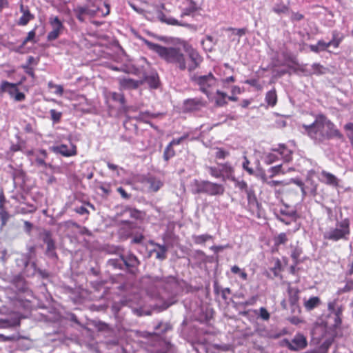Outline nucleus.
<instances>
[{
    "label": "nucleus",
    "instance_id": "774afa93",
    "mask_svg": "<svg viewBox=\"0 0 353 353\" xmlns=\"http://www.w3.org/2000/svg\"><path fill=\"white\" fill-rule=\"evenodd\" d=\"M75 211L80 214H84L88 212L87 209L84 206H80L79 208H77Z\"/></svg>",
    "mask_w": 353,
    "mask_h": 353
},
{
    "label": "nucleus",
    "instance_id": "0e129e2a",
    "mask_svg": "<svg viewBox=\"0 0 353 353\" xmlns=\"http://www.w3.org/2000/svg\"><path fill=\"white\" fill-rule=\"evenodd\" d=\"M148 115V112H141L137 117H136V119L138 120L145 121Z\"/></svg>",
    "mask_w": 353,
    "mask_h": 353
},
{
    "label": "nucleus",
    "instance_id": "aec40b11",
    "mask_svg": "<svg viewBox=\"0 0 353 353\" xmlns=\"http://www.w3.org/2000/svg\"><path fill=\"white\" fill-rule=\"evenodd\" d=\"M0 88L2 92H8L11 97H14V94L18 90L17 84L10 83L7 81H3L1 82Z\"/></svg>",
    "mask_w": 353,
    "mask_h": 353
},
{
    "label": "nucleus",
    "instance_id": "6e6d98bb",
    "mask_svg": "<svg viewBox=\"0 0 353 353\" xmlns=\"http://www.w3.org/2000/svg\"><path fill=\"white\" fill-rule=\"evenodd\" d=\"M319 47L321 51L325 50L330 46H332L330 42H325L323 41H318Z\"/></svg>",
    "mask_w": 353,
    "mask_h": 353
},
{
    "label": "nucleus",
    "instance_id": "f257e3e1",
    "mask_svg": "<svg viewBox=\"0 0 353 353\" xmlns=\"http://www.w3.org/2000/svg\"><path fill=\"white\" fill-rule=\"evenodd\" d=\"M329 314L326 322L316 323L312 332V338L318 343L322 342L319 353H326L334 339L339 336L342 323L343 307L336 299L327 303Z\"/></svg>",
    "mask_w": 353,
    "mask_h": 353
},
{
    "label": "nucleus",
    "instance_id": "69168bd1",
    "mask_svg": "<svg viewBox=\"0 0 353 353\" xmlns=\"http://www.w3.org/2000/svg\"><path fill=\"white\" fill-rule=\"evenodd\" d=\"M55 89H56V90H55L54 93H55L56 94H58V95H59V96H61V95L63 94V86H62V85H57L55 86Z\"/></svg>",
    "mask_w": 353,
    "mask_h": 353
},
{
    "label": "nucleus",
    "instance_id": "58836bf2",
    "mask_svg": "<svg viewBox=\"0 0 353 353\" xmlns=\"http://www.w3.org/2000/svg\"><path fill=\"white\" fill-rule=\"evenodd\" d=\"M245 83L254 87L257 90H262L263 88L256 79H247L245 81Z\"/></svg>",
    "mask_w": 353,
    "mask_h": 353
},
{
    "label": "nucleus",
    "instance_id": "ddd939ff",
    "mask_svg": "<svg viewBox=\"0 0 353 353\" xmlns=\"http://www.w3.org/2000/svg\"><path fill=\"white\" fill-rule=\"evenodd\" d=\"M119 85L123 89H136L142 83L141 81L134 80L130 78H120L119 79Z\"/></svg>",
    "mask_w": 353,
    "mask_h": 353
},
{
    "label": "nucleus",
    "instance_id": "f3484780",
    "mask_svg": "<svg viewBox=\"0 0 353 353\" xmlns=\"http://www.w3.org/2000/svg\"><path fill=\"white\" fill-rule=\"evenodd\" d=\"M263 161L267 165L272 164L280 159L277 149H272L271 152H265L262 157Z\"/></svg>",
    "mask_w": 353,
    "mask_h": 353
},
{
    "label": "nucleus",
    "instance_id": "3c124183",
    "mask_svg": "<svg viewBox=\"0 0 353 353\" xmlns=\"http://www.w3.org/2000/svg\"><path fill=\"white\" fill-rule=\"evenodd\" d=\"M235 185L236 188H238L239 189H240L241 190L245 191L248 189V184L244 181H236Z\"/></svg>",
    "mask_w": 353,
    "mask_h": 353
},
{
    "label": "nucleus",
    "instance_id": "72a5a7b5",
    "mask_svg": "<svg viewBox=\"0 0 353 353\" xmlns=\"http://www.w3.org/2000/svg\"><path fill=\"white\" fill-rule=\"evenodd\" d=\"M45 243L47 245V252L50 255H54V243L50 236H46L45 239Z\"/></svg>",
    "mask_w": 353,
    "mask_h": 353
},
{
    "label": "nucleus",
    "instance_id": "603ef678",
    "mask_svg": "<svg viewBox=\"0 0 353 353\" xmlns=\"http://www.w3.org/2000/svg\"><path fill=\"white\" fill-rule=\"evenodd\" d=\"M273 10L276 13L281 14L285 12L288 10V8L284 5L276 6L274 7Z\"/></svg>",
    "mask_w": 353,
    "mask_h": 353
},
{
    "label": "nucleus",
    "instance_id": "c756f323",
    "mask_svg": "<svg viewBox=\"0 0 353 353\" xmlns=\"http://www.w3.org/2000/svg\"><path fill=\"white\" fill-rule=\"evenodd\" d=\"M125 265L127 267H135L138 265L139 261L137 257L134 255L130 254L126 258L123 259Z\"/></svg>",
    "mask_w": 353,
    "mask_h": 353
},
{
    "label": "nucleus",
    "instance_id": "9b49d317",
    "mask_svg": "<svg viewBox=\"0 0 353 353\" xmlns=\"http://www.w3.org/2000/svg\"><path fill=\"white\" fill-rule=\"evenodd\" d=\"M50 150L54 153L61 154L64 157H71L77 154L76 147L72 144L70 146L65 144L52 146Z\"/></svg>",
    "mask_w": 353,
    "mask_h": 353
},
{
    "label": "nucleus",
    "instance_id": "2f4dec72",
    "mask_svg": "<svg viewBox=\"0 0 353 353\" xmlns=\"http://www.w3.org/2000/svg\"><path fill=\"white\" fill-rule=\"evenodd\" d=\"M250 161L248 160L246 156H243L242 167L244 170H245L249 174L254 175V170L252 168L250 167Z\"/></svg>",
    "mask_w": 353,
    "mask_h": 353
},
{
    "label": "nucleus",
    "instance_id": "f8f14e48",
    "mask_svg": "<svg viewBox=\"0 0 353 353\" xmlns=\"http://www.w3.org/2000/svg\"><path fill=\"white\" fill-rule=\"evenodd\" d=\"M190 61L188 63L187 68L189 71H193L195 70L202 61V59L197 51L191 50L188 53Z\"/></svg>",
    "mask_w": 353,
    "mask_h": 353
},
{
    "label": "nucleus",
    "instance_id": "de8ad7c7",
    "mask_svg": "<svg viewBox=\"0 0 353 353\" xmlns=\"http://www.w3.org/2000/svg\"><path fill=\"white\" fill-rule=\"evenodd\" d=\"M259 316L265 321H268L270 319V313L265 307H261L259 310Z\"/></svg>",
    "mask_w": 353,
    "mask_h": 353
},
{
    "label": "nucleus",
    "instance_id": "8fccbe9b",
    "mask_svg": "<svg viewBox=\"0 0 353 353\" xmlns=\"http://www.w3.org/2000/svg\"><path fill=\"white\" fill-rule=\"evenodd\" d=\"M229 155V153L221 148H218L216 152V157L218 159H225Z\"/></svg>",
    "mask_w": 353,
    "mask_h": 353
},
{
    "label": "nucleus",
    "instance_id": "4be33fe9",
    "mask_svg": "<svg viewBox=\"0 0 353 353\" xmlns=\"http://www.w3.org/2000/svg\"><path fill=\"white\" fill-rule=\"evenodd\" d=\"M280 159L285 162H289L292 160V151L284 145H279L276 148Z\"/></svg>",
    "mask_w": 353,
    "mask_h": 353
},
{
    "label": "nucleus",
    "instance_id": "c85d7f7f",
    "mask_svg": "<svg viewBox=\"0 0 353 353\" xmlns=\"http://www.w3.org/2000/svg\"><path fill=\"white\" fill-rule=\"evenodd\" d=\"M201 104V101L196 99H188L185 103L186 109L190 110L197 108Z\"/></svg>",
    "mask_w": 353,
    "mask_h": 353
},
{
    "label": "nucleus",
    "instance_id": "13d9d810",
    "mask_svg": "<svg viewBox=\"0 0 353 353\" xmlns=\"http://www.w3.org/2000/svg\"><path fill=\"white\" fill-rule=\"evenodd\" d=\"M15 101H22L25 99V94L22 92H19L17 90L16 93L14 94V97H12Z\"/></svg>",
    "mask_w": 353,
    "mask_h": 353
},
{
    "label": "nucleus",
    "instance_id": "5fc2aeb1",
    "mask_svg": "<svg viewBox=\"0 0 353 353\" xmlns=\"http://www.w3.org/2000/svg\"><path fill=\"white\" fill-rule=\"evenodd\" d=\"M34 37H35L34 30L30 31L28 32L26 38L23 41V45H26L28 41L33 40Z\"/></svg>",
    "mask_w": 353,
    "mask_h": 353
},
{
    "label": "nucleus",
    "instance_id": "6ab92c4d",
    "mask_svg": "<svg viewBox=\"0 0 353 353\" xmlns=\"http://www.w3.org/2000/svg\"><path fill=\"white\" fill-rule=\"evenodd\" d=\"M293 170L294 169L292 168H289L288 170H285L283 168V165L281 164H280V165H278L276 166H272V167L270 168L268 170V172L270 173L269 178L272 179V178H273L276 176L280 175V174L283 175V174H286L287 172H289Z\"/></svg>",
    "mask_w": 353,
    "mask_h": 353
},
{
    "label": "nucleus",
    "instance_id": "ea45409f",
    "mask_svg": "<svg viewBox=\"0 0 353 353\" xmlns=\"http://www.w3.org/2000/svg\"><path fill=\"white\" fill-rule=\"evenodd\" d=\"M301 253H302V250L300 248H299V247L293 248L292 252H291V257L293 259V260L294 261L296 264L297 263V261H298L299 258Z\"/></svg>",
    "mask_w": 353,
    "mask_h": 353
},
{
    "label": "nucleus",
    "instance_id": "f03ea898",
    "mask_svg": "<svg viewBox=\"0 0 353 353\" xmlns=\"http://www.w3.org/2000/svg\"><path fill=\"white\" fill-rule=\"evenodd\" d=\"M300 129L303 134L307 135L316 143H323L333 138L343 137L336 125L323 114L316 115L312 123L302 124Z\"/></svg>",
    "mask_w": 353,
    "mask_h": 353
},
{
    "label": "nucleus",
    "instance_id": "2eb2a0df",
    "mask_svg": "<svg viewBox=\"0 0 353 353\" xmlns=\"http://www.w3.org/2000/svg\"><path fill=\"white\" fill-rule=\"evenodd\" d=\"M148 189L152 192L158 191L163 185V182L155 177L149 176L144 181Z\"/></svg>",
    "mask_w": 353,
    "mask_h": 353
},
{
    "label": "nucleus",
    "instance_id": "7ed1b4c3",
    "mask_svg": "<svg viewBox=\"0 0 353 353\" xmlns=\"http://www.w3.org/2000/svg\"><path fill=\"white\" fill-rule=\"evenodd\" d=\"M146 43L150 50L157 52L165 61L176 64L181 70L186 69L185 59L180 48H166L149 41Z\"/></svg>",
    "mask_w": 353,
    "mask_h": 353
},
{
    "label": "nucleus",
    "instance_id": "39448f33",
    "mask_svg": "<svg viewBox=\"0 0 353 353\" xmlns=\"http://www.w3.org/2000/svg\"><path fill=\"white\" fill-rule=\"evenodd\" d=\"M350 234V222L345 219L336 223L335 228H330L323 234L325 239L337 241L340 239H347Z\"/></svg>",
    "mask_w": 353,
    "mask_h": 353
},
{
    "label": "nucleus",
    "instance_id": "680f3d73",
    "mask_svg": "<svg viewBox=\"0 0 353 353\" xmlns=\"http://www.w3.org/2000/svg\"><path fill=\"white\" fill-rule=\"evenodd\" d=\"M257 176L261 180V181L263 183L268 185V182H269L270 179L265 173L261 172V174H258Z\"/></svg>",
    "mask_w": 353,
    "mask_h": 353
},
{
    "label": "nucleus",
    "instance_id": "a19ab883",
    "mask_svg": "<svg viewBox=\"0 0 353 353\" xmlns=\"http://www.w3.org/2000/svg\"><path fill=\"white\" fill-rule=\"evenodd\" d=\"M174 155V151L172 149V146L170 145H168L166 148L165 149L163 157L165 161L169 160L170 158H172Z\"/></svg>",
    "mask_w": 353,
    "mask_h": 353
},
{
    "label": "nucleus",
    "instance_id": "a878e982",
    "mask_svg": "<svg viewBox=\"0 0 353 353\" xmlns=\"http://www.w3.org/2000/svg\"><path fill=\"white\" fill-rule=\"evenodd\" d=\"M265 100L268 105H270L271 107H274L277 102V95L276 93V90L273 89L272 90L268 91L265 94Z\"/></svg>",
    "mask_w": 353,
    "mask_h": 353
},
{
    "label": "nucleus",
    "instance_id": "79ce46f5",
    "mask_svg": "<svg viewBox=\"0 0 353 353\" xmlns=\"http://www.w3.org/2000/svg\"><path fill=\"white\" fill-rule=\"evenodd\" d=\"M51 119L53 121L54 123H58L59 122L62 113L61 112H57V110L52 109L50 110Z\"/></svg>",
    "mask_w": 353,
    "mask_h": 353
},
{
    "label": "nucleus",
    "instance_id": "412c9836",
    "mask_svg": "<svg viewBox=\"0 0 353 353\" xmlns=\"http://www.w3.org/2000/svg\"><path fill=\"white\" fill-rule=\"evenodd\" d=\"M20 10L22 12V16L20 17L19 24L26 26L30 20L34 18V16L30 12L28 8H25L23 5H21Z\"/></svg>",
    "mask_w": 353,
    "mask_h": 353
},
{
    "label": "nucleus",
    "instance_id": "7c9ffc66",
    "mask_svg": "<svg viewBox=\"0 0 353 353\" xmlns=\"http://www.w3.org/2000/svg\"><path fill=\"white\" fill-rule=\"evenodd\" d=\"M342 40L343 37L339 36V33L337 31H333L332 39L330 41L332 46L334 48H338Z\"/></svg>",
    "mask_w": 353,
    "mask_h": 353
},
{
    "label": "nucleus",
    "instance_id": "423d86ee",
    "mask_svg": "<svg viewBox=\"0 0 353 353\" xmlns=\"http://www.w3.org/2000/svg\"><path fill=\"white\" fill-rule=\"evenodd\" d=\"M74 11L75 12H79L90 17L95 15L105 17L110 13V7L108 3H104L103 8H100L98 3L93 1H89V4L88 6L77 7Z\"/></svg>",
    "mask_w": 353,
    "mask_h": 353
},
{
    "label": "nucleus",
    "instance_id": "37998d69",
    "mask_svg": "<svg viewBox=\"0 0 353 353\" xmlns=\"http://www.w3.org/2000/svg\"><path fill=\"white\" fill-rule=\"evenodd\" d=\"M110 94L114 101H119L121 104L124 103L125 98L122 94L117 93V92H111Z\"/></svg>",
    "mask_w": 353,
    "mask_h": 353
},
{
    "label": "nucleus",
    "instance_id": "bb28decb",
    "mask_svg": "<svg viewBox=\"0 0 353 353\" xmlns=\"http://www.w3.org/2000/svg\"><path fill=\"white\" fill-rule=\"evenodd\" d=\"M312 70L308 72L309 74L321 75L325 74L327 69L319 63H313L311 65Z\"/></svg>",
    "mask_w": 353,
    "mask_h": 353
},
{
    "label": "nucleus",
    "instance_id": "0eeeda50",
    "mask_svg": "<svg viewBox=\"0 0 353 353\" xmlns=\"http://www.w3.org/2000/svg\"><path fill=\"white\" fill-rule=\"evenodd\" d=\"M225 188L223 185L212 183L208 181H203L198 183L196 192L206 193L211 196L221 195Z\"/></svg>",
    "mask_w": 353,
    "mask_h": 353
},
{
    "label": "nucleus",
    "instance_id": "a18cd8bd",
    "mask_svg": "<svg viewBox=\"0 0 353 353\" xmlns=\"http://www.w3.org/2000/svg\"><path fill=\"white\" fill-rule=\"evenodd\" d=\"M10 218L8 212L6 210L0 211V219L1 221V226L6 225L7 221Z\"/></svg>",
    "mask_w": 353,
    "mask_h": 353
},
{
    "label": "nucleus",
    "instance_id": "09e8293b",
    "mask_svg": "<svg viewBox=\"0 0 353 353\" xmlns=\"http://www.w3.org/2000/svg\"><path fill=\"white\" fill-rule=\"evenodd\" d=\"M288 241V238L285 233L279 234L276 238V244H283Z\"/></svg>",
    "mask_w": 353,
    "mask_h": 353
},
{
    "label": "nucleus",
    "instance_id": "f704fd0d",
    "mask_svg": "<svg viewBox=\"0 0 353 353\" xmlns=\"http://www.w3.org/2000/svg\"><path fill=\"white\" fill-rule=\"evenodd\" d=\"M208 172L214 178H222L221 170L220 168L208 167Z\"/></svg>",
    "mask_w": 353,
    "mask_h": 353
},
{
    "label": "nucleus",
    "instance_id": "dca6fc26",
    "mask_svg": "<svg viewBox=\"0 0 353 353\" xmlns=\"http://www.w3.org/2000/svg\"><path fill=\"white\" fill-rule=\"evenodd\" d=\"M321 181L334 187H336L339 185V180L336 176L324 170L321 173Z\"/></svg>",
    "mask_w": 353,
    "mask_h": 353
},
{
    "label": "nucleus",
    "instance_id": "4d7b16f0",
    "mask_svg": "<svg viewBox=\"0 0 353 353\" xmlns=\"http://www.w3.org/2000/svg\"><path fill=\"white\" fill-rule=\"evenodd\" d=\"M351 288H352V285L350 283H346L345 285L343 288H339L337 291V294L339 295L343 294V293H345V292H347L349 291H350L351 290Z\"/></svg>",
    "mask_w": 353,
    "mask_h": 353
},
{
    "label": "nucleus",
    "instance_id": "e433bc0d",
    "mask_svg": "<svg viewBox=\"0 0 353 353\" xmlns=\"http://www.w3.org/2000/svg\"><path fill=\"white\" fill-rule=\"evenodd\" d=\"M196 8L195 3L193 1H190V6L188 8H184L183 12H181V17L191 14L196 10Z\"/></svg>",
    "mask_w": 353,
    "mask_h": 353
},
{
    "label": "nucleus",
    "instance_id": "5701e85b",
    "mask_svg": "<svg viewBox=\"0 0 353 353\" xmlns=\"http://www.w3.org/2000/svg\"><path fill=\"white\" fill-rule=\"evenodd\" d=\"M321 303V299L318 296H312L305 300L303 305L307 311H311L320 305Z\"/></svg>",
    "mask_w": 353,
    "mask_h": 353
},
{
    "label": "nucleus",
    "instance_id": "864d4df0",
    "mask_svg": "<svg viewBox=\"0 0 353 353\" xmlns=\"http://www.w3.org/2000/svg\"><path fill=\"white\" fill-rule=\"evenodd\" d=\"M148 82L152 88H156L158 86V79L156 76L152 75L148 79Z\"/></svg>",
    "mask_w": 353,
    "mask_h": 353
},
{
    "label": "nucleus",
    "instance_id": "49530a36",
    "mask_svg": "<svg viewBox=\"0 0 353 353\" xmlns=\"http://www.w3.org/2000/svg\"><path fill=\"white\" fill-rule=\"evenodd\" d=\"M167 24L172 25V26H186V23H182L179 22L176 19L172 17H169L167 19Z\"/></svg>",
    "mask_w": 353,
    "mask_h": 353
},
{
    "label": "nucleus",
    "instance_id": "052dcab7",
    "mask_svg": "<svg viewBox=\"0 0 353 353\" xmlns=\"http://www.w3.org/2000/svg\"><path fill=\"white\" fill-rule=\"evenodd\" d=\"M245 192L247 194L248 200L250 203L252 202V201L255 200V196H254V192L252 190L248 189Z\"/></svg>",
    "mask_w": 353,
    "mask_h": 353
},
{
    "label": "nucleus",
    "instance_id": "b1692460",
    "mask_svg": "<svg viewBox=\"0 0 353 353\" xmlns=\"http://www.w3.org/2000/svg\"><path fill=\"white\" fill-rule=\"evenodd\" d=\"M156 248L152 250V252L156 254V258L159 260H163L166 258L168 248L166 246L160 244H154Z\"/></svg>",
    "mask_w": 353,
    "mask_h": 353
},
{
    "label": "nucleus",
    "instance_id": "393cba45",
    "mask_svg": "<svg viewBox=\"0 0 353 353\" xmlns=\"http://www.w3.org/2000/svg\"><path fill=\"white\" fill-rule=\"evenodd\" d=\"M228 95L225 92L220 90H216V96L212 97V100L214 99L215 104L218 106H223L227 104L226 98Z\"/></svg>",
    "mask_w": 353,
    "mask_h": 353
},
{
    "label": "nucleus",
    "instance_id": "9d476101",
    "mask_svg": "<svg viewBox=\"0 0 353 353\" xmlns=\"http://www.w3.org/2000/svg\"><path fill=\"white\" fill-rule=\"evenodd\" d=\"M154 284L157 288H161L165 290L169 291L176 285V281L173 276H168L167 278L156 277L154 280Z\"/></svg>",
    "mask_w": 353,
    "mask_h": 353
},
{
    "label": "nucleus",
    "instance_id": "4468645a",
    "mask_svg": "<svg viewBox=\"0 0 353 353\" xmlns=\"http://www.w3.org/2000/svg\"><path fill=\"white\" fill-rule=\"evenodd\" d=\"M290 183H293L296 185H297L299 187H300L303 196H305L308 193L315 195L316 192V184H312V187L310 189H307V187H305L303 184V183L297 179H291Z\"/></svg>",
    "mask_w": 353,
    "mask_h": 353
},
{
    "label": "nucleus",
    "instance_id": "473e14b6",
    "mask_svg": "<svg viewBox=\"0 0 353 353\" xmlns=\"http://www.w3.org/2000/svg\"><path fill=\"white\" fill-rule=\"evenodd\" d=\"M212 237L211 235L209 234H201V235H196L193 236L194 242L196 244H202L204 243L205 241L211 239Z\"/></svg>",
    "mask_w": 353,
    "mask_h": 353
},
{
    "label": "nucleus",
    "instance_id": "338daca9",
    "mask_svg": "<svg viewBox=\"0 0 353 353\" xmlns=\"http://www.w3.org/2000/svg\"><path fill=\"white\" fill-rule=\"evenodd\" d=\"M117 191L120 193V194L121 195V196L124 199H128L129 198V195L127 194V192L125 191V190L121 188V187H119L117 188Z\"/></svg>",
    "mask_w": 353,
    "mask_h": 353
},
{
    "label": "nucleus",
    "instance_id": "1a4fd4ad",
    "mask_svg": "<svg viewBox=\"0 0 353 353\" xmlns=\"http://www.w3.org/2000/svg\"><path fill=\"white\" fill-rule=\"evenodd\" d=\"M307 345L306 338L302 334H296L291 341H287V347L293 351L304 349Z\"/></svg>",
    "mask_w": 353,
    "mask_h": 353
},
{
    "label": "nucleus",
    "instance_id": "cd10ccee",
    "mask_svg": "<svg viewBox=\"0 0 353 353\" xmlns=\"http://www.w3.org/2000/svg\"><path fill=\"white\" fill-rule=\"evenodd\" d=\"M299 290L297 288H288L289 300L291 304H296L299 300Z\"/></svg>",
    "mask_w": 353,
    "mask_h": 353
},
{
    "label": "nucleus",
    "instance_id": "20e7f679",
    "mask_svg": "<svg viewBox=\"0 0 353 353\" xmlns=\"http://www.w3.org/2000/svg\"><path fill=\"white\" fill-rule=\"evenodd\" d=\"M192 81L209 99H212V91L216 84V79L211 72L205 75L194 74L192 77Z\"/></svg>",
    "mask_w": 353,
    "mask_h": 353
},
{
    "label": "nucleus",
    "instance_id": "c03bdc74",
    "mask_svg": "<svg viewBox=\"0 0 353 353\" xmlns=\"http://www.w3.org/2000/svg\"><path fill=\"white\" fill-rule=\"evenodd\" d=\"M289 183L284 181H275V180H270L268 182V185L270 188H276L279 185H287Z\"/></svg>",
    "mask_w": 353,
    "mask_h": 353
},
{
    "label": "nucleus",
    "instance_id": "e2e57ef3",
    "mask_svg": "<svg viewBox=\"0 0 353 353\" xmlns=\"http://www.w3.org/2000/svg\"><path fill=\"white\" fill-rule=\"evenodd\" d=\"M185 139V137H181L179 139H173L170 143L169 145H170L171 146H174V145H179L181 143V141Z\"/></svg>",
    "mask_w": 353,
    "mask_h": 353
},
{
    "label": "nucleus",
    "instance_id": "a211bd4d",
    "mask_svg": "<svg viewBox=\"0 0 353 353\" xmlns=\"http://www.w3.org/2000/svg\"><path fill=\"white\" fill-rule=\"evenodd\" d=\"M223 180L225 181V178L234 181V168L228 163H225L220 165Z\"/></svg>",
    "mask_w": 353,
    "mask_h": 353
},
{
    "label": "nucleus",
    "instance_id": "6e6552de",
    "mask_svg": "<svg viewBox=\"0 0 353 353\" xmlns=\"http://www.w3.org/2000/svg\"><path fill=\"white\" fill-rule=\"evenodd\" d=\"M49 23L52 30L48 34L47 39L48 41H54L59 37L64 27L62 21L58 17L51 16L49 18Z\"/></svg>",
    "mask_w": 353,
    "mask_h": 353
},
{
    "label": "nucleus",
    "instance_id": "c9c22d12",
    "mask_svg": "<svg viewBox=\"0 0 353 353\" xmlns=\"http://www.w3.org/2000/svg\"><path fill=\"white\" fill-rule=\"evenodd\" d=\"M231 271L234 274H239V276L243 280H247V279H248L247 273L244 270H241L237 265L232 266L231 268Z\"/></svg>",
    "mask_w": 353,
    "mask_h": 353
},
{
    "label": "nucleus",
    "instance_id": "bf43d9fd",
    "mask_svg": "<svg viewBox=\"0 0 353 353\" xmlns=\"http://www.w3.org/2000/svg\"><path fill=\"white\" fill-rule=\"evenodd\" d=\"M234 81H235V79L232 76L221 79V83L223 84V88H227V84H228L230 83L234 82Z\"/></svg>",
    "mask_w": 353,
    "mask_h": 353
},
{
    "label": "nucleus",
    "instance_id": "4c0bfd02",
    "mask_svg": "<svg viewBox=\"0 0 353 353\" xmlns=\"http://www.w3.org/2000/svg\"><path fill=\"white\" fill-rule=\"evenodd\" d=\"M344 130L350 140L353 142V123H347L344 125Z\"/></svg>",
    "mask_w": 353,
    "mask_h": 353
}]
</instances>
